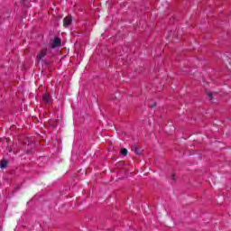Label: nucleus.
Returning a JSON list of instances; mask_svg holds the SVG:
<instances>
[{"mask_svg": "<svg viewBox=\"0 0 231 231\" xmlns=\"http://www.w3.org/2000/svg\"><path fill=\"white\" fill-rule=\"evenodd\" d=\"M7 166H8V161L2 160L0 162V169H6Z\"/></svg>", "mask_w": 231, "mask_h": 231, "instance_id": "39448f33", "label": "nucleus"}, {"mask_svg": "<svg viewBox=\"0 0 231 231\" xmlns=\"http://www.w3.org/2000/svg\"><path fill=\"white\" fill-rule=\"evenodd\" d=\"M127 152H128V151H127V149H125V148H123V149L121 150V154H122L123 156H127Z\"/></svg>", "mask_w": 231, "mask_h": 231, "instance_id": "0eeeda50", "label": "nucleus"}, {"mask_svg": "<svg viewBox=\"0 0 231 231\" xmlns=\"http://www.w3.org/2000/svg\"><path fill=\"white\" fill-rule=\"evenodd\" d=\"M171 129H173V131H174V126H171Z\"/></svg>", "mask_w": 231, "mask_h": 231, "instance_id": "9b49d317", "label": "nucleus"}, {"mask_svg": "<svg viewBox=\"0 0 231 231\" xmlns=\"http://www.w3.org/2000/svg\"><path fill=\"white\" fill-rule=\"evenodd\" d=\"M156 106V103L152 105V107H155Z\"/></svg>", "mask_w": 231, "mask_h": 231, "instance_id": "9d476101", "label": "nucleus"}, {"mask_svg": "<svg viewBox=\"0 0 231 231\" xmlns=\"http://www.w3.org/2000/svg\"><path fill=\"white\" fill-rule=\"evenodd\" d=\"M171 180H172L173 181H176V175H175L174 173H172V175H171Z\"/></svg>", "mask_w": 231, "mask_h": 231, "instance_id": "1a4fd4ad", "label": "nucleus"}, {"mask_svg": "<svg viewBox=\"0 0 231 231\" xmlns=\"http://www.w3.org/2000/svg\"><path fill=\"white\" fill-rule=\"evenodd\" d=\"M42 102H44V104H47L48 106H51V104H53V98H51L50 93L46 92L45 94H43Z\"/></svg>", "mask_w": 231, "mask_h": 231, "instance_id": "f257e3e1", "label": "nucleus"}, {"mask_svg": "<svg viewBox=\"0 0 231 231\" xmlns=\"http://www.w3.org/2000/svg\"><path fill=\"white\" fill-rule=\"evenodd\" d=\"M61 42L62 41L60 40V38L59 37L54 38L51 48L52 49L58 48V46H60Z\"/></svg>", "mask_w": 231, "mask_h": 231, "instance_id": "7ed1b4c3", "label": "nucleus"}, {"mask_svg": "<svg viewBox=\"0 0 231 231\" xmlns=\"http://www.w3.org/2000/svg\"><path fill=\"white\" fill-rule=\"evenodd\" d=\"M213 95L214 94L212 92L208 93V97H209L210 100L214 99Z\"/></svg>", "mask_w": 231, "mask_h": 231, "instance_id": "6e6552de", "label": "nucleus"}, {"mask_svg": "<svg viewBox=\"0 0 231 231\" xmlns=\"http://www.w3.org/2000/svg\"><path fill=\"white\" fill-rule=\"evenodd\" d=\"M132 151H134L135 154H142V150L138 147H135L134 149H132Z\"/></svg>", "mask_w": 231, "mask_h": 231, "instance_id": "423d86ee", "label": "nucleus"}, {"mask_svg": "<svg viewBox=\"0 0 231 231\" xmlns=\"http://www.w3.org/2000/svg\"><path fill=\"white\" fill-rule=\"evenodd\" d=\"M23 1V3H24L26 0H22Z\"/></svg>", "mask_w": 231, "mask_h": 231, "instance_id": "f8f14e48", "label": "nucleus"}, {"mask_svg": "<svg viewBox=\"0 0 231 231\" xmlns=\"http://www.w3.org/2000/svg\"><path fill=\"white\" fill-rule=\"evenodd\" d=\"M73 23V17L72 16H66L63 18V26L64 28H68L71 26V23Z\"/></svg>", "mask_w": 231, "mask_h": 231, "instance_id": "f03ea898", "label": "nucleus"}, {"mask_svg": "<svg viewBox=\"0 0 231 231\" xmlns=\"http://www.w3.org/2000/svg\"><path fill=\"white\" fill-rule=\"evenodd\" d=\"M46 53H48V49H44V50L41 51V52L36 57L37 60H42V59H44V57H46Z\"/></svg>", "mask_w": 231, "mask_h": 231, "instance_id": "20e7f679", "label": "nucleus"}]
</instances>
